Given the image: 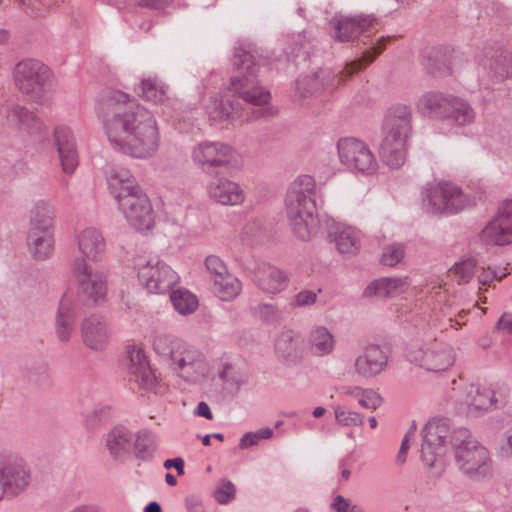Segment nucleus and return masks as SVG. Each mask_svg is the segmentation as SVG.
<instances>
[{
	"label": "nucleus",
	"mask_w": 512,
	"mask_h": 512,
	"mask_svg": "<svg viewBox=\"0 0 512 512\" xmlns=\"http://www.w3.org/2000/svg\"><path fill=\"white\" fill-rule=\"evenodd\" d=\"M205 268L212 280L229 272L224 261L217 255H209L206 257Z\"/></svg>",
	"instance_id": "obj_49"
},
{
	"label": "nucleus",
	"mask_w": 512,
	"mask_h": 512,
	"mask_svg": "<svg viewBox=\"0 0 512 512\" xmlns=\"http://www.w3.org/2000/svg\"><path fill=\"white\" fill-rule=\"evenodd\" d=\"M76 318L77 311L73 294L66 292L60 299L54 324L55 334L60 342L66 343L71 339L75 329Z\"/></svg>",
	"instance_id": "obj_23"
},
{
	"label": "nucleus",
	"mask_w": 512,
	"mask_h": 512,
	"mask_svg": "<svg viewBox=\"0 0 512 512\" xmlns=\"http://www.w3.org/2000/svg\"><path fill=\"white\" fill-rule=\"evenodd\" d=\"M406 355L410 362L431 372L446 371L455 361L453 349L436 340L413 342L408 346Z\"/></svg>",
	"instance_id": "obj_13"
},
{
	"label": "nucleus",
	"mask_w": 512,
	"mask_h": 512,
	"mask_svg": "<svg viewBox=\"0 0 512 512\" xmlns=\"http://www.w3.org/2000/svg\"><path fill=\"white\" fill-rule=\"evenodd\" d=\"M412 109L405 104L389 108L385 121V135L380 144L382 161L391 168L401 167L406 159V140L411 132Z\"/></svg>",
	"instance_id": "obj_7"
},
{
	"label": "nucleus",
	"mask_w": 512,
	"mask_h": 512,
	"mask_svg": "<svg viewBox=\"0 0 512 512\" xmlns=\"http://www.w3.org/2000/svg\"><path fill=\"white\" fill-rule=\"evenodd\" d=\"M216 500L225 504L229 502L235 495V486L230 481H225L218 487L214 493Z\"/></svg>",
	"instance_id": "obj_52"
},
{
	"label": "nucleus",
	"mask_w": 512,
	"mask_h": 512,
	"mask_svg": "<svg viewBox=\"0 0 512 512\" xmlns=\"http://www.w3.org/2000/svg\"><path fill=\"white\" fill-rule=\"evenodd\" d=\"M340 162L351 170L371 174L377 169V161L366 143L353 137L342 138L337 143Z\"/></svg>",
	"instance_id": "obj_16"
},
{
	"label": "nucleus",
	"mask_w": 512,
	"mask_h": 512,
	"mask_svg": "<svg viewBox=\"0 0 512 512\" xmlns=\"http://www.w3.org/2000/svg\"><path fill=\"white\" fill-rule=\"evenodd\" d=\"M386 41L385 38L379 39L364 53L362 60L351 62L338 74L331 69H319L311 75L299 77L295 81L294 99L302 102L311 97H318L322 93L332 92L342 81L373 62L384 51Z\"/></svg>",
	"instance_id": "obj_6"
},
{
	"label": "nucleus",
	"mask_w": 512,
	"mask_h": 512,
	"mask_svg": "<svg viewBox=\"0 0 512 512\" xmlns=\"http://www.w3.org/2000/svg\"><path fill=\"white\" fill-rule=\"evenodd\" d=\"M505 389L496 390L492 386H471L466 396L468 412H483L491 408H499L506 402Z\"/></svg>",
	"instance_id": "obj_21"
},
{
	"label": "nucleus",
	"mask_w": 512,
	"mask_h": 512,
	"mask_svg": "<svg viewBox=\"0 0 512 512\" xmlns=\"http://www.w3.org/2000/svg\"><path fill=\"white\" fill-rule=\"evenodd\" d=\"M76 244L79 255L75 258H83L88 263L100 262L106 254V240L103 233L95 227L81 230L76 235Z\"/></svg>",
	"instance_id": "obj_20"
},
{
	"label": "nucleus",
	"mask_w": 512,
	"mask_h": 512,
	"mask_svg": "<svg viewBox=\"0 0 512 512\" xmlns=\"http://www.w3.org/2000/svg\"><path fill=\"white\" fill-rule=\"evenodd\" d=\"M499 453L505 458L512 456V428L507 432V440L501 445Z\"/></svg>",
	"instance_id": "obj_60"
},
{
	"label": "nucleus",
	"mask_w": 512,
	"mask_h": 512,
	"mask_svg": "<svg viewBox=\"0 0 512 512\" xmlns=\"http://www.w3.org/2000/svg\"><path fill=\"white\" fill-rule=\"evenodd\" d=\"M50 76V69L35 59H24L13 69L16 88L36 103L48 101Z\"/></svg>",
	"instance_id": "obj_10"
},
{
	"label": "nucleus",
	"mask_w": 512,
	"mask_h": 512,
	"mask_svg": "<svg viewBox=\"0 0 512 512\" xmlns=\"http://www.w3.org/2000/svg\"><path fill=\"white\" fill-rule=\"evenodd\" d=\"M504 276H506L505 272H503L501 274H498L496 271L488 269L487 271H483L478 276V281H479L480 284L486 285V284H489L490 282H492L494 280H500Z\"/></svg>",
	"instance_id": "obj_55"
},
{
	"label": "nucleus",
	"mask_w": 512,
	"mask_h": 512,
	"mask_svg": "<svg viewBox=\"0 0 512 512\" xmlns=\"http://www.w3.org/2000/svg\"><path fill=\"white\" fill-rule=\"evenodd\" d=\"M408 288L406 277H385L371 282L364 290L365 297H395Z\"/></svg>",
	"instance_id": "obj_32"
},
{
	"label": "nucleus",
	"mask_w": 512,
	"mask_h": 512,
	"mask_svg": "<svg viewBox=\"0 0 512 512\" xmlns=\"http://www.w3.org/2000/svg\"><path fill=\"white\" fill-rule=\"evenodd\" d=\"M54 142L63 171L72 174L78 166V153L71 129L66 125L57 126L54 130Z\"/></svg>",
	"instance_id": "obj_25"
},
{
	"label": "nucleus",
	"mask_w": 512,
	"mask_h": 512,
	"mask_svg": "<svg viewBox=\"0 0 512 512\" xmlns=\"http://www.w3.org/2000/svg\"><path fill=\"white\" fill-rule=\"evenodd\" d=\"M209 113L213 120L233 121L241 116V105L237 100L225 96L214 102Z\"/></svg>",
	"instance_id": "obj_39"
},
{
	"label": "nucleus",
	"mask_w": 512,
	"mask_h": 512,
	"mask_svg": "<svg viewBox=\"0 0 512 512\" xmlns=\"http://www.w3.org/2000/svg\"><path fill=\"white\" fill-rule=\"evenodd\" d=\"M97 113L115 150L138 159L157 152L160 135L156 118L143 105L131 101L129 95L109 92L98 101Z\"/></svg>",
	"instance_id": "obj_1"
},
{
	"label": "nucleus",
	"mask_w": 512,
	"mask_h": 512,
	"mask_svg": "<svg viewBox=\"0 0 512 512\" xmlns=\"http://www.w3.org/2000/svg\"><path fill=\"white\" fill-rule=\"evenodd\" d=\"M364 389L358 386H344L341 388V393L343 395L351 396L357 399L358 403H360V398L362 396Z\"/></svg>",
	"instance_id": "obj_59"
},
{
	"label": "nucleus",
	"mask_w": 512,
	"mask_h": 512,
	"mask_svg": "<svg viewBox=\"0 0 512 512\" xmlns=\"http://www.w3.org/2000/svg\"><path fill=\"white\" fill-rule=\"evenodd\" d=\"M261 62L251 52L242 49L236 50L232 58L234 74L230 78L229 89L255 106L268 104L271 97L270 92L260 84Z\"/></svg>",
	"instance_id": "obj_8"
},
{
	"label": "nucleus",
	"mask_w": 512,
	"mask_h": 512,
	"mask_svg": "<svg viewBox=\"0 0 512 512\" xmlns=\"http://www.w3.org/2000/svg\"><path fill=\"white\" fill-rule=\"evenodd\" d=\"M315 196L314 178L310 175H301L290 184L285 198L286 215L292 230L304 241L316 233L319 223Z\"/></svg>",
	"instance_id": "obj_4"
},
{
	"label": "nucleus",
	"mask_w": 512,
	"mask_h": 512,
	"mask_svg": "<svg viewBox=\"0 0 512 512\" xmlns=\"http://www.w3.org/2000/svg\"><path fill=\"white\" fill-rule=\"evenodd\" d=\"M388 362V355L383 348L376 344L366 346L363 352L355 359L356 373L364 378L378 375Z\"/></svg>",
	"instance_id": "obj_26"
},
{
	"label": "nucleus",
	"mask_w": 512,
	"mask_h": 512,
	"mask_svg": "<svg viewBox=\"0 0 512 512\" xmlns=\"http://www.w3.org/2000/svg\"><path fill=\"white\" fill-rule=\"evenodd\" d=\"M375 22L371 15L335 16L330 23L334 28L333 38L339 42H350L368 32Z\"/></svg>",
	"instance_id": "obj_19"
},
{
	"label": "nucleus",
	"mask_w": 512,
	"mask_h": 512,
	"mask_svg": "<svg viewBox=\"0 0 512 512\" xmlns=\"http://www.w3.org/2000/svg\"><path fill=\"white\" fill-rule=\"evenodd\" d=\"M168 86L163 84L157 77L142 79L135 89L137 94L147 101L162 103L168 99Z\"/></svg>",
	"instance_id": "obj_37"
},
{
	"label": "nucleus",
	"mask_w": 512,
	"mask_h": 512,
	"mask_svg": "<svg viewBox=\"0 0 512 512\" xmlns=\"http://www.w3.org/2000/svg\"><path fill=\"white\" fill-rule=\"evenodd\" d=\"M359 404L365 409L375 410L382 404V398L378 393L371 389L364 390Z\"/></svg>",
	"instance_id": "obj_50"
},
{
	"label": "nucleus",
	"mask_w": 512,
	"mask_h": 512,
	"mask_svg": "<svg viewBox=\"0 0 512 512\" xmlns=\"http://www.w3.org/2000/svg\"><path fill=\"white\" fill-rule=\"evenodd\" d=\"M421 64L433 76H444L450 73L446 57L438 49H431L423 54Z\"/></svg>",
	"instance_id": "obj_41"
},
{
	"label": "nucleus",
	"mask_w": 512,
	"mask_h": 512,
	"mask_svg": "<svg viewBox=\"0 0 512 512\" xmlns=\"http://www.w3.org/2000/svg\"><path fill=\"white\" fill-rule=\"evenodd\" d=\"M423 202L426 211L431 214H455L470 205L463 191L448 182L429 186Z\"/></svg>",
	"instance_id": "obj_14"
},
{
	"label": "nucleus",
	"mask_w": 512,
	"mask_h": 512,
	"mask_svg": "<svg viewBox=\"0 0 512 512\" xmlns=\"http://www.w3.org/2000/svg\"><path fill=\"white\" fill-rule=\"evenodd\" d=\"M453 95L437 91L422 94L416 102V108L422 115L444 123Z\"/></svg>",
	"instance_id": "obj_28"
},
{
	"label": "nucleus",
	"mask_w": 512,
	"mask_h": 512,
	"mask_svg": "<svg viewBox=\"0 0 512 512\" xmlns=\"http://www.w3.org/2000/svg\"><path fill=\"white\" fill-rule=\"evenodd\" d=\"M210 199L221 205L236 206L244 202L245 193L237 182L226 177H215L207 185Z\"/></svg>",
	"instance_id": "obj_22"
},
{
	"label": "nucleus",
	"mask_w": 512,
	"mask_h": 512,
	"mask_svg": "<svg viewBox=\"0 0 512 512\" xmlns=\"http://www.w3.org/2000/svg\"><path fill=\"white\" fill-rule=\"evenodd\" d=\"M195 415L204 417V418H206L208 420H212L213 419V414H212V412L210 410V407L204 401H201L197 405V407L195 409Z\"/></svg>",
	"instance_id": "obj_61"
},
{
	"label": "nucleus",
	"mask_w": 512,
	"mask_h": 512,
	"mask_svg": "<svg viewBox=\"0 0 512 512\" xmlns=\"http://www.w3.org/2000/svg\"><path fill=\"white\" fill-rule=\"evenodd\" d=\"M251 313L266 324H278L283 318L282 311L272 303H259L251 308Z\"/></svg>",
	"instance_id": "obj_45"
},
{
	"label": "nucleus",
	"mask_w": 512,
	"mask_h": 512,
	"mask_svg": "<svg viewBox=\"0 0 512 512\" xmlns=\"http://www.w3.org/2000/svg\"><path fill=\"white\" fill-rule=\"evenodd\" d=\"M6 121L8 125L24 131L39 128V120L34 112L20 105H13L7 110Z\"/></svg>",
	"instance_id": "obj_36"
},
{
	"label": "nucleus",
	"mask_w": 512,
	"mask_h": 512,
	"mask_svg": "<svg viewBox=\"0 0 512 512\" xmlns=\"http://www.w3.org/2000/svg\"><path fill=\"white\" fill-rule=\"evenodd\" d=\"M405 255L404 245L400 243H393L383 248L381 255V263L385 266H395L398 264Z\"/></svg>",
	"instance_id": "obj_47"
},
{
	"label": "nucleus",
	"mask_w": 512,
	"mask_h": 512,
	"mask_svg": "<svg viewBox=\"0 0 512 512\" xmlns=\"http://www.w3.org/2000/svg\"><path fill=\"white\" fill-rule=\"evenodd\" d=\"M475 112L465 100L453 96L451 105L444 121L448 126H467L474 122Z\"/></svg>",
	"instance_id": "obj_35"
},
{
	"label": "nucleus",
	"mask_w": 512,
	"mask_h": 512,
	"mask_svg": "<svg viewBox=\"0 0 512 512\" xmlns=\"http://www.w3.org/2000/svg\"><path fill=\"white\" fill-rule=\"evenodd\" d=\"M423 434L421 458L428 468L443 471L450 449L456 468L467 478L482 481L492 475L488 449L467 428H453L446 419H433L424 426Z\"/></svg>",
	"instance_id": "obj_2"
},
{
	"label": "nucleus",
	"mask_w": 512,
	"mask_h": 512,
	"mask_svg": "<svg viewBox=\"0 0 512 512\" xmlns=\"http://www.w3.org/2000/svg\"><path fill=\"white\" fill-rule=\"evenodd\" d=\"M213 291L222 301H230L236 298L242 288L241 282L231 273L215 278Z\"/></svg>",
	"instance_id": "obj_38"
},
{
	"label": "nucleus",
	"mask_w": 512,
	"mask_h": 512,
	"mask_svg": "<svg viewBox=\"0 0 512 512\" xmlns=\"http://www.w3.org/2000/svg\"><path fill=\"white\" fill-rule=\"evenodd\" d=\"M335 420L342 426H359L363 423V415L351 411L345 406H336L334 408Z\"/></svg>",
	"instance_id": "obj_46"
},
{
	"label": "nucleus",
	"mask_w": 512,
	"mask_h": 512,
	"mask_svg": "<svg viewBox=\"0 0 512 512\" xmlns=\"http://www.w3.org/2000/svg\"><path fill=\"white\" fill-rule=\"evenodd\" d=\"M79 297L89 305H96L105 300L107 294V277L100 269L94 268L83 258H74L70 266Z\"/></svg>",
	"instance_id": "obj_11"
},
{
	"label": "nucleus",
	"mask_w": 512,
	"mask_h": 512,
	"mask_svg": "<svg viewBox=\"0 0 512 512\" xmlns=\"http://www.w3.org/2000/svg\"><path fill=\"white\" fill-rule=\"evenodd\" d=\"M165 481L170 486H175L177 484V479L170 473L165 475Z\"/></svg>",
	"instance_id": "obj_63"
},
{
	"label": "nucleus",
	"mask_w": 512,
	"mask_h": 512,
	"mask_svg": "<svg viewBox=\"0 0 512 512\" xmlns=\"http://www.w3.org/2000/svg\"><path fill=\"white\" fill-rule=\"evenodd\" d=\"M138 279L150 293L165 294L178 283V274L158 256L137 264Z\"/></svg>",
	"instance_id": "obj_15"
},
{
	"label": "nucleus",
	"mask_w": 512,
	"mask_h": 512,
	"mask_svg": "<svg viewBox=\"0 0 512 512\" xmlns=\"http://www.w3.org/2000/svg\"><path fill=\"white\" fill-rule=\"evenodd\" d=\"M132 380L144 390L158 393V380L141 349L133 348L129 352Z\"/></svg>",
	"instance_id": "obj_27"
},
{
	"label": "nucleus",
	"mask_w": 512,
	"mask_h": 512,
	"mask_svg": "<svg viewBox=\"0 0 512 512\" xmlns=\"http://www.w3.org/2000/svg\"><path fill=\"white\" fill-rule=\"evenodd\" d=\"M173 0H139L137 5L141 8L163 9Z\"/></svg>",
	"instance_id": "obj_56"
},
{
	"label": "nucleus",
	"mask_w": 512,
	"mask_h": 512,
	"mask_svg": "<svg viewBox=\"0 0 512 512\" xmlns=\"http://www.w3.org/2000/svg\"><path fill=\"white\" fill-rule=\"evenodd\" d=\"M486 245L504 246L512 243V200L504 201L493 219L481 232Z\"/></svg>",
	"instance_id": "obj_17"
},
{
	"label": "nucleus",
	"mask_w": 512,
	"mask_h": 512,
	"mask_svg": "<svg viewBox=\"0 0 512 512\" xmlns=\"http://www.w3.org/2000/svg\"><path fill=\"white\" fill-rule=\"evenodd\" d=\"M153 349L169 361L171 368L185 381L196 383L205 377L207 364L203 353L184 340L170 334H158L154 337Z\"/></svg>",
	"instance_id": "obj_5"
},
{
	"label": "nucleus",
	"mask_w": 512,
	"mask_h": 512,
	"mask_svg": "<svg viewBox=\"0 0 512 512\" xmlns=\"http://www.w3.org/2000/svg\"><path fill=\"white\" fill-rule=\"evenodd\" d=\"M317 300V292L311 290H303L297 293L292 301L293 307H307L313 305Z\"/></svg>",
	"instance_id": "obj_51"
},
{
	"label": "nucleus",
	"mask_w": 512,
	"mask_h": 512,
	"mask_svg": "<svg viewBox=\"0 0 512 512\" xmlns=\"http://www.w3.org/2000/svg\"><path fill=\"white\" fill-rule=\"evenodd\" d=\"M170 300L175 310L182 315L192 314L198 307L197 297L186 289L172 291Z\"/></svg>",
	"instance_id": "obj_42"
},
{
	"label": "nucleus",
	"mask_w": 512,
	"mask_h": 512,
	"mask_svg": "<svg viewBox=\"0 0 512 512\" xmlns=\"http://www.w3.org/2000/svg\"><path fill=\"white\" fill-rule=\"evenodd\" d=\"M275 352L288 364H296L303 357L300 338L292 331L282 332L275 341Z\"/></svg>",
	"instance_id": "obj_33"
},
{
	"label": "nucleus",
	"mask_w": 512,
	"mask_h": 512,
	"mask_svg": "<svg viewBox=\"0 0 512 512\" xmlns=\"http://www.w3.org/2000/svg\"><path fill=\"white\" fill-rule=\"evenodd\" d=\"M31 483V469L25 460L14 455H0V502L24 494Z\"/></svg>",
	"instance_id": "obj_12"
},
{
	"label": "nucleus",
	"mask_w": 512,
	"mask_h": 512,
	"mask_svg": "<svg viewBox=\"0 0 512 512\" xmlns=\"http://www.w3.org/2000/svg\"><path fill=\"white\" fill-rule=\"evenodd\" d=\"M328 238L341 254H356L361 246L360 233L353 227L335 223L329 227Z\"/></svg>",
	"instance_id": "obj_29"
},
{
	"label": "nucleus",
	"mask_w": 512,
	"mask_h": 512,
	"mask_svg": "<svg viewBox=\"0 0 512 512\" xmlns=\"http://www.w3.org/2000/svg\"><path fill=\"white\" fill-rule=\"evenodd\" d=\"M415 430H416V428L413 425L409 429V431L406 433V435L404 436V438L402 440L401 447H400L399 452L396 457V462L400 465L404 464L406 461V455H407V451L409 449V440H410L411 435L414 434Z\"/></svg>",
	"instance_id": "obj_53"
},
{
	"label": "nucleus",
	"mask_w": 512,
	"mask_h": 512,
	"mask_svg": "<svg viewBox=\"0 0 512 512\" xmlns=\"http://www.w3.org/2000/svg\"><path fill=\"white\" fill-rule=\"evenodd\" d=\"M192 157L203 171L209 173L213 169L231 165L235 159V151L222 142H202L193 149Z\"/></svg>",
	"instance_id": "obj_18"
},
{
	"label": "nucleus",
	"mask_w": 512,
	"mask_h": 512,
	"mask_svg": "<svg viewBox=\"0 0 512 512\" xmlns=\"http://www.w3.org/2000/svg\"><path fill=\"white\" fill-rule=\"evenodd\" d=\"M496 329L512 334V314H503L496 324Z\"/></svg>",
	"instance_id": "obj_57"
},
{
	"label": "nucleus",
	"mask_w": 512,
	"mask_h": 512,
	"mask_svg": "<svg viewBox=\"0 0 512 512\" xmlns=\"http://www.w3.org/2000/svg\"><path fill=\"white\" fill-rule=\"evenodd\" d=\"M477 267L474 258H466L456 262L449 270V276L459 285L469 283L473 278Z\"/></svg>",
	"instance_id": "obj_43"
},
{
	"label": "nucleus",
	"mask_w": 512,
	"mask_h": 512,
	"mask_svg": "<svg viewBox=\"0 0 512 512\" xmlns=\"http://www.w3.org/2000/svg\"><path fill=\"white\" fill-rule=\"evenodd\" d=\"M164 467L166 469L175 468L178 475L184 474V460L180 457L167 459L164 462Z\"/></svg>",
	"instance_id": "obj_58"
},
{
	"label": "nucleus",
	"mask_w": 512,
	"mask_h": 512,
	"mask_svg": "<svg viewBox=\"0 0 512 512\" xmlns=\"http://www.w3.org/2000/svg\"><path fill=\"white\" fill-rule=\"evenodd\" d=\"M488 67L499 81L505 80L512 75V57L508 53H496Z\"/></svg>",
	"instance_id": "obj_44"
},
{
	"label": "nucleus",
	"mask_w": 512,
	"mask_h": 512,
	"mask_svg": "<svg viewBox=\"0 0 512 512\" xmlns=\"http://www.w3.org/2000/svg\"><path fill=\"white\" fill-rule=\"evenodd\" d=\"M54 206L47 201L37 202L31 210L27 233L28 250L36 260H45L53 252Z\"/></svg>",
	"instance_id": "obj_9"
},
{
	"label": "nucleus",
	"mask_w": 512,
	"mask_h": 512,
	"mask_svg": "<svg viewBox=\"0 0 512 512\" xmlns=\"http://www.w3.org/2000/svg\"><path fill=\"white\" fill-rule=\"evenodd\" d=\"M144 512H162L161 511V506L159 503L153 501V502H150L145 508H144Z\"/></svg>",
	"instance_id": "obj_62"
},
{
	"label": "nucleus",
	"mask_w": 512,
	"mask_h": 512,
	"mask_svg": "<svg viewBox=\"0 0 512 512\" xmlns=\"http://www.w3.org/2000/svg\"><path fill=\"white\" fill-rule=\"evenodd\" d=\"M272 435L273 430L268 427L261 428L255 432H247L241 437L239 441V448L241 450L248 449L257 445L261 440L271 438Z\"/></svg>",
	"instance_id": "obj_48"
},
{
	"label": "nucleus",
	"mask_w": 512,
	"mask_h": 512,
	"mask_svg": "<svg viewBox=\"0 0 512 512\" xmlns=\"http://www.w3.org/2000/svg\"><path fill=\"white\" fill-rule=\"evenodd\" d=\"M133 443L132 432L124 426H115L106 435L105 446L111 458L122 462L130 453Z\"/></svg>",
	"instance_id": "obj_31"
},
{
	"label": "nucleus",
	"mask_w": 512,
	"mask_h": 512,
	"mask_svg": "<svg viewBox=\"0 0 512 512\" xmlns=\"http://www.w3.org/2000/svg\"><path fill=\"white\" fill-rule=\"evenodd\" d=\"M253 281L262 292L275 295L287 288L289 276L278 267L263 263L256 268Z\"/></svg>",
	"instance_id": "obj_24"
},
{
	"label": "nucleus",
	"mask_w": 512,
	"mask_h": 512,
	"mask_svg": "<svg viewBox=\"0 0 512 512\" xmlns=\"http://www.w3.org/2000/svg\"><path fill=\"white\" fill-rule=\"evenodd\" d=\"M107 184L128 223L138 231H148L154 225L152 205L131 172L119 165L109 166Z\"/></svg>",
	"instance_id": "obj_3"
},
{
	"label": "nucleus",
	"mask_w": 512,
	"mask_h": 512,
	"mask_svg": "<svg viewBox=\"0 0 512 512\" xmlns=\"http://www.w3.org/2000/svg\"><path fill=\"white\" fill-rule=\"evenodd\" d=\"M325 412H326L325 408L319 406L313 410L312 414L315 418H320L325 414Z\"/></svg>",
	"instance_id": "obj_64"
},
{
	"label": "nucleus",
	"mask_w": 512,
	"mask_h": 512,
	"mask_svg": "<svg viewBox=\"0 0 512 512\" xmlns=\"http://www.w3.org/2000/svg\"><path fill=\"white\" fill-rule=\"evenodd\" d=\"M307 347L312 355L323 357L335 349V339L324 326H314L307 335Z\"/></svg>",
	"instance_id": "obj_34"
},
{
	"label": "nucleus",
	"mask_w": 512,
	"mask_h": 512,
	"mask_svg": "<svg viewBox=\"0 0 512 512\" xmlns=\"http://www.w3.org/2000/svg\"><path fill=\"white\" fill-rule=\"evenodd\" d=\"M134 455L141 461H150L157 450V439L154 434L143 430L137 433L134 441Z\"/></svg>",
	"instance_id": "obj_40"
},
{
	"label": "nucleus",
	"mask_w": 512,
	"mask_h": 512,
	"mask_svg": "<svg viewBox=\"0 0 512 512\" xmlns=\"http://www.w3.org/2000/svg\"><path fill=\"white\" fill-rule=\"evenodd\" d=\"M81 332L84 344L92 350H102L108 343L109 332L106 323L96 315L83 320Z\"/></svg>",
	"instance_id": "obj_30"
},
{
	"label": "nucleus",
	"mask_w": 512,
	"mask_h": 512,
	"mask_svg": "<svg viewBox=\"0 0 512 512\" xmlns=\"http://www.w3.org/2000/svg\"><path fill=\"white\" fill-rule=\"evenodd\" d=\"M351 502L349 499L343 497L342 495H337L334 497L330 507L336 512H349L352 509Z\"/></svg>",
	"instance_id": "obj_54"
}]
</instances>
